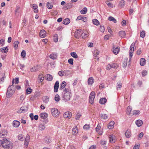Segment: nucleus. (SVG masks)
<instances>
[{
	"instance_id": "obj_29",
	"label": "nucleus",
	"mask_w": 149,
	"mask_h": 149,
	"mask_svg": "<svg viewBox=\"0 0 149 149\" xmlns=\"http://www.w3.org/2000/svg\"><path fill=\"white\" fill-rule=\"evenodd\" d=\"M70 22V20L68 18H66L64 19L63 22V24L67 25L69 24Z\"/></svg>"
},
{
	"instance_id": "obj_52",
	"label": "nucleus",
	"mask_w": 149,
	"mask_h": 149,
	"mask_svg": "<svg viewBox=\"0 0 149 149\" xmlns=\"http://www.w3.org/2000/svg\"><path fill=\"white\" fill-rule=\"evenodd\" d=\"M19 42L18 41H16L14 42V47L15 49H17L18 46Z\"/></svg>"
},
{
	"instance_id": "obj_17",
	"label": "nucleus",
	"mask_w": 149,
	"mask_h": 149,
	"mask_svg": "<svg viewBox=\"0 0 149 149\" xmlns=\"http://www.w3.org/2000/svg\"><path fill=\"white\" fill-rule=\"evenodd\" d=\"M94 80L93 78L92 77H90L88 81V85H91L94 83Z\"/></svg>"
},
{
	"instance_id": "obj_59",
	"label": "nucleus",
	"mask_w": 149,
	"mask_h": 149,
	"mask_svg": "<svg viewBox=\"0 0 149 149\" xmlns=\"http://www.w3.org/2000/svg\"><path fill=\"white\" fill-rule=\"evenodd\" d=\"M21 56L23 57H24L26 56V52L24 50H23L21 53Z\"/></svg>"
},
{
	"instance_id": "obj_31",
	"label": "nucleus",
	"mask_w": 149,
	"mask_h": 149,
	"mask_svg": "<svg viewBox=\"0 0 149 149\" xmlns=\"http://www.w3.org/2000/svg\"><path fill=\"white\" fill-rule=\"evenodd\" d=\"M49 57L53 59H55L57 58V55L55 53L52 54L49 56Z\"/></svg>"
},
{
	"instance_id": "obj_45",
	"label": "nucleus",
	"mask_w": 149,
	"mask_h": 149,
	"mask_svg": "<svg viewBox=\"0 0 149 149\" xmlns=\"http://www.w3.org/2000/svg\"><path fill=\"white\" fill-rule=\"evenodd\" d=\"M43 100L44 102L45 103L47 102L49 100V98L48 96H45L43 98Z\"/></svg>"
},
{
	"instance_id": "obj_2",
	"label": "nucleus",
	"mask_w": 149,
	"mask_h": 149,
	"mask_svg": "<svg viewBox=\"0 0 149 149\" xmlns=\"http://www.w3.org/2000/svg\"><path fill=\"white\" fill-rule=\"evenodd\" d=\"M0 145L4 148L12 149L13 148L12 143L6 139L1 140Z\"/></svg>"
},
{
	"instance_id": "obj_24",
	"label": "nucleus",
	"mask_w": 149,
	"mask_h": 149,
	"mask_svg": "<svg viewBox=\"0 0 149 149\" xmlns=\"http://www.w3.org/2000/svg\"><path fill=\"white\" fill-rule=\"evenodd\" d=\"M119 35L121 38H123L125 37L126 34L124 31H119Z\"/></svg>"
},
{
	"instance_id": "obj_48",
	"label": "nucleus",
	"mask_w": 149,
	"mask_h": 149,
	"mask_svg": "<svg viewBox=\"0 0 149 149\" xmlns=\"http://www.w3.org/2000/svg\"><path fill=\"white\" fill-rule=\"evenodd\" d=\"M47 8L49 9H51L53 7L52 5L49 2H47Z\"/></svg>"
},
{
	"instance_id": "obj_21",
	"label": "nucleus",
	"mask_w": 149,
	"mask_h": 149,
	"mask_svg": "<svg viewBox=\"0 0 149 149\" xmlns=\"http://www.w3.org/2000/svg\"><path fill=\"white\" fill-rule=\"evenodd\" d=\"M68 72H69V71L68 70H65L64 71L62 70L59 71L58 72V74L61 77L64 75L65 73H66Z\"/></svg>"
},
{
	"instance_id": "obj_25",
	"label": "nucleus",
	"mask_w": 149,
	"mask_h": 149,
	"mask_svg": "<svg viewBox=\"0 0 149 149\" xmlns=\"http://www.w3.org/2000/svg\"><path fill=\"white\" fill-rule=\"evenodd\" d=\"M20 124V122L17 120H15L13 122V126L16 127H18Z\"/></svg>"
},
{
	"instance_id": "obj_44",
	"label": "nucleus",
	"mask_w": 149,
	"mask_h": 149,
	"mask_svg": "<svg viewBox=\"0 0 149 149\" xmlns=\"http://www.w3.org/2000/svg\"><path fill=\"white\" fill-rule=\"evenodd\" d=\"M18 138L19 140L22 141H23L24 139V138L23 137V135L21 134H20L18 135Z\"/></svg>"
},
{
	"instance_id": "obj_27",
	"label": "nucleus",
	"mask_w": 149,
	"mask_h": 149,
	"mask_svg": "<svg viewBox=\"0 0 149 149\" xmlns=\"http://www.w3.org/2000/svg\"><path fill=\"white\" fill-rule=\"evenodd\" d=\"M66 85V82L65 81H63L61 84L60 85V90H62L65 89L64 88L65 87Z\"/></svg>"
},
{
	"instance_id": "obj_1",
	"label": "nucleus",
	"mask_w": 149,
	"mask_h": 149,
	"mask_svg": "<svg viewBox=\"0 0 149 149\" xmlns=\"http://www.w3.org/2000/svg\"><path fill=\"white\" fill-rule=\"evenodd\" d=\"M71 94V90L70 88H66L63 89L62 93V97L65 101L70 100Z\"/></svg>"
},
{
	"instance_id": "obj_49",
	"label": "nucleus",
	"mask_w": 149,
	"mask_h": 149,
	"mask_svg": "<svg viewBox=\"0 0 149 149\" xmlns=\"http://www.w3.org/2000/svg\"><path fill=\"white\" fill-rule=\"evenodd\" d=\"M44 141L45 143H48L51 142V140L50 139L49 137H46L44 139Z\"/></svg>"
},
{
	"instance_id": "obj_51",
	"label": "nucleus",
	"mask_w": 149,
	"mask_h": 149,
	"mask_svg": "<svg viewBox=\"0 0 149 149\" xmlns=\"http://www.w3.org/2000/svg\"><path fill=\"white\" fill-rule=\"evenodd\" d=\"M140 36L141 37L143 38L145 36V31H143L141 32Z\"/></svg>"
},
{
	"instance_id": "obj_56",
	"label": "nucleus",
	"mask_w": 149,
	"mask_h": 149,
	"mask_svg": "<svg viewBox=\"0 0 149 149\" xmlns=\"http://www.w3.org/2000/svg\"><path fill=\"white\" fill-rule=\"evenodd\" d=\"M140 113V111L139 110H134L133 111V115L139 114Z\"/></svg>"
},
{
	"instance_id": "obj_15",
	"label": "nucleus",
	"mask_w": 149,
	"mask_h": 149,
	"mask_svg": "<svg viewBox=\"0 0 149 149\" xmlns=\"http://www.w3.org/2000/svg\"><path fill=\"white\" fill-rule=\"evenodd\" d=\"M39 34L41 38H45L46 36V31L44 30H41Z\"/></svg>"
},
{
	"instance_id": "obj_53",
	"label": "nucleus",
	"mask_w": 149,
	"mask_h": 149,
	"mask_svg": "<svg viewBox=\"0 0 149 149\" xmlns=\"http://www.w3.org/2000/svg\"><path fill=\"white\" fill-rule=\"evenodd\" d=\"M18 66L20 68V69L22 70H23V69L24 68L25 65L24 64L19 63L18 65Z\"/></svg>"
},
{
	"instance_id": "obj_58",
	"label": "nucleus",
	"mask_w": 149,
	"mask_h": 149,
	"mask_svg": "<svg viewBox=\"0 0 149 149\" xmlns=\"http://www.w3.org/2000/svg\"><path fill=\"white\" fill-rule=\"evenodd\" d=\"M81 116V114L79 113H77L75 116V119L76 120H79Z\"/></svg>"
},
{
	"instance_id": "obj_36",
	"label": "nucleus",
	"mask_w": 149,
	"mask_h": 149,
	"mask_svg": "<svg viewBox=\"0 0 149 149\" xmlns=\"http://www.w3.org/2000/svg\"><path fill=\"white\" fill-rule=\"evenodd\" d=\"M32 90L31 88H28L26 90V94H29L32 92Z\"/></svg>"
},
{
	"instance_id": "obj_38",
	"label": "nucleus",
	"mask_w": 149,
	"mask_h": 149,
	"mask_svg": "<svg viewBox=\"0 0 149 149\" xmlns=\"http://www.w3.org/2000/svg\"><path fill=\"white\" fill-rule=\"evenodd\" d=\"M8 49L7 47H3V48H1L0 50L2 52H3L4 53H6L8 52Z\"/></svg>"
},
{
	"instance_id": "obj_3",
	"label": "nucleus",
	"mask_w": 149,
	"mask_h": 149,
	"mask_svg": "<svg viewBox=\"0 0 149 149\" xmlns=\"http://www.w3.org/2000/svg\"><path fill=\"white\" fill-rule=\"evenodd\" d=\"M15 89L13 84L9 86L8 88L6 93L7 97H11L15 93Z\"/></svg>"
},
{
	"instance_id": "obj_32",
	"label": "nucleus",
	"mask_w": 149,
	"mask_h": 149,
	"mask_svg": "<svg viewBox=\"0 0 149 149\" xmlns=\"http://www.w3.org/2000/svg\"><path fill=\"white\" fill-rule=\"evenodd\" d=\"M146 64V60L144 58H141L140 59V64L141 66H143Z\"/></svg>"
},
{
	"instance_id": "obj_14",
	"label": "nucleus",
	"mask_w": 149,
	"mask_h": 149,
	"mask_svg": "<svg viewBox=\"0 0 149 149\" xmlns=\"http://www.w3.org/2000/svg\"><path fill=\"white\" fill-rule=\"evenodd\" d=\"M109 140L111 143H114L116 141L115 136L113 134L111 135L109 137Z\"/></svg>"
},
{
	"instance_id": "obj_26",
	"label": "nucleus",
	"mask_w": 149,
	"mask_h": 149,
	"mask_svg": "<svg viewBox=\"0 0 149 149\" xmlns=\"http://www.w3.org/2000/svg\"><path fill=\"white\" fill-rule=\"evenodd\" d=\"M125 4V2L124 0H121L120 1L119 6L121 8L124 7Z\"/></svg>"
},
{
	"instance_id": "obj_18",
	"label": "nucleus",
	"mask_w": 149,
	"mask_h": 149,
	"mask_svg": "<svg viewBox=\"0 0 149 149\" xmlns=\"http://www.w3.org/2000/svg\"><path fill=\"white\" fill-rule=\"evenodd\" d=\"M39 70V66L38 65L33 67L31 69V72H35L38 71Z\"/></svg>"
},
{
	"instance_id": "obj_62",
	"label": "nucleus",
	"mask_w": 149,
	"mask_h": 149,
	"mask_svg": "<svg viewBox=\"0 0 149 149\" xmlns=\"http://www.w3.org/2000/svg\"><path fill=\"white\" fill-rule=\"evenodd\" d=\"M99 51L96 50L94 51V56H96L99 54Z\"/></svg>"
},
{
	"instance_id": "obj_47",
	"label": "nucleus",
	"mask_w": 149,
	"mask_h": 149,
	"mask_svg": "<svg viewBox=\"0 0 149 149\" xmlns=\"http://www.w3.org/2000/svg\"><path fill=\"white\" fill-rule=\"evenodd\" d=\"M55 100L56 102H58L60 100V97L58 94H56L54 97Z\"/></svg>"
},
{
	"instance_id": "obj_41",
	"label": "nucleus",
	"mask_w": 149,
	"mask_h": 149,
	"mask_svg": "<svg viewBox=\"0 0 149 149\" xmlns=\"http://www.w3.org/2000/svg\"><path fill=\"white\" fill-rule=\"evenodd\" d=\"M47 80L48 81H51L53 79V77L52 75L49 74H47Z\"/></svg>"
},
{
	"instance_id": "obj_37",
	"label": "nucleus",
	"mask_w": 149,
	"mask_h": 149,
	"mask_svg": "<svg viewBox=\"0 0 149 149\" xmlns=\"http://www.w3.org/2000/svg\"><path fill=\"white\" fill-rule=\"evenodd\" d=\"M132 110V108L130 106H128L127 109L126 113L128 115H130Z\"/></svg>"
},
{
	"instance_id": "obj_61",
	"label": "nucleus",
	"mask_w": 149,
	"mask_h": 149,
	"mask_svg": "<svg viewBox=\"0 0 149 149\" xmlns=\"http://www.w3.org/2000/svg\"><path fill=\"white\" fill-rule=\"evenodd\" d=\"M101 126L99 125L98 124V125H97V127L95 128L97 132H98L99 131V130L101 128Z\"/></svg>"
},
{
	"instance_id": "obj_19",
	"label": "nucleus",
	"mask_w": 149,
	"mask_h": 149,
	"mask_svg": "<svg viewBox=\"0 0 149 149\" xmlns=\"http://www.w3.org/2000/svg\"><path fill=\"white\" fill-rule=\"evenodd\" d=\"M135 123L138 127L141 126L143 124V121L141 120H138L136 121Z\"/></svg>"
},
{
	"instance_id": "obj_35",
	"label": "nucleus",
	"mask_w": 149,
	"mask_h": 149,
	"mask_svg": "<svg viewBox=\"0 0 149 149\" xmlns=\"http://www.w3.org/2000/svg\"><path fill=\"white\" fill-rule=\"evenodd\" d=\"M87 9L86 8L84 7L82 10L80 11V13L82 14H85L87 12Z\"/></svg>"
},
{
	"instance_id": "obj_23",
	"label": "nucleus",
	"mask_w": 149,
	"mask_h": 149,
	"mask_svg": "<svg viewBox=\"0 0 149 149\" xmlns=\"http://www.w3.org/2000/svg\"><path fill=\"white\" fill-rule=\"evenodd\" d=\"M131 133L130 130H127L125 133V135L126 137L129 138L131 136Z\"/></svg>"
},
{
	"instance_id": "obj_57",
	"label": "nucleus",
	"mask_w": 149,
	"mask_h": 149,
	"mask_svg": "<svg viewBox=\"0 0 149 149\" xmlns=\"http://www.w3.org/2000/svg\"><path fill=\"white\" fill-rule=\"evenodd\" d=\"M73 58H69L68 60V63L71 65H72L73 64Z\"/></svg>"
},
{
	"instance_id": "obj_9",
	"label": "nucleus",
	"mask_w": 149,
	"mask_h": 149,
	"mask_svg": "<svg viewBox=\"0 0 149 149\" xmlns=\"http://www.w3.org/2000/svg\"><path fill=\"white\" fill-rule=\"evenodd\" d=\"M30 136L29 135L27 134L26 135V138L25 139V140L24 142V145L26 147H27L30 141Z\"/></svg>"
},
{
	"instance_id": "obj_60",
	"label": "nucleus",
	"mask_w": 149,
	"mask_h": 149,
	"mask_svg": "<svg viewBox=\"0 0 149 149\" xmlns=\"http://www.w3.org/2000/svg\"><path fill=\"white\" fill-rule=\"evenodd\" d=\"M127 59H125L123 62V67H125L127 65Z\"/></svg>"
},
{
	"instance_id": "obj_54",
	"label": "nucleus",
	"mask_w": 149,
	"mask_h": 149,
	"mask_svg": "<svg viewBox=\"0 0 149 149\" xmlns=\"http://www.w3.org/2000/svg\"><path fill=\"white\" fill-rule=\"evenodd\" d=\"M90 128V125H89L86 124L84 126L83 128L84 129L88 130Z\"/></svg>"
},
{
	"instance_id": "obj_30",
	"label": "nucleus",
	"mask_w": 149,
	"mask_h": 149,
	"mask_svg": "<svg viewBox=\"0 0 149 149\" xmlns=\"http://www.w3.org/2000/svg\"><path fill=\"white\" fill-rule=\"evenodd\" d=\"M107 102V99L105 98H101L99 102L101 104H104Z\"/></svg>"
},
{
	"instance_id": "obj_7",
	"label": "nucleus",
	"mask_w": 149,
	"mask_h": 149,
	"mask_svg": "<svg viewBox=\"0 0 149 149\" xmlns=\"http://www.w3.org/2000/svg\"><path fill=\"white\" fill-rule=\"evenodd\" d=\"M82 32L83 31L81 29L75 31L74 33V36L77 38H79V37H81Z\"/></svg>"
},
{
	"instance_id": "obj_8",
	"label": "nucleus",
	"mask_w": 149,
	"mask_h": 149,
	"mask_svg": "<svg viewBox=\"0 0 149 149\" xmlns=\"http://www.w3.org/2000/svg\"><path fill=\"white\" fill-rule=\"evenodd\" d=\"M27 111V109L26 107V106H24L21 107L20 109L18 110L17 113H24L26 112Z\"/></svg>"
},
{
	"instance_id": "obj_11",
	"label": "nucleus",
	"mask_w": 149,
	"mask_h": 149,
	"mask_svg": "<svg viewBox=\"0 0 149 149\" xmlns=\"http://www.w3.org/2000/svg\"><path fill=\"white\" fill-rule=\"evenodd\" d=\"M59 87V83L58 81L55 82L54 86V92L55 93L58 91V90Z\"/></svg>"
},
{
	"instance_id": "obj_22",
	"label": "nucleus",
	"mask_w": 149,
	"mask_h": 149,
	"mask_svg": "<svg viewBox=\"0 0 149 149\" xmlns=\"http://www.w3.org/2000/svg\"><path fill=\"white\" fill-rule=\"evenodd\" d=\"M114 122L113 121H111L109 124L108 126V128L109 129H111L113 128Z\"/></svg>"
},
{
	"instance_id": "obj_40",
	"label": "nucleus",
	"mask_w": 149,
	"mask_h": 149,
	"mask_svg": "<svg viewBox=\"0 0 149 149\" xmlns=\"http://www.w3.org/2000/svg\"><path fill=\"white\" fill-rule=\"evenodd\" d=\"M39 127L40 128V130H44L45 128V125L42 123L39 125Z\"/></svg>"
},
{
	"instance_id": "obj_33",
	"label": "nucleus",
	"mask_w": 149,
	"mask_h": 149,
	"mask_svg": "<svg viewBox=\"0 0 149 149\" xmlns=\"http://www.w3.org/2000/svg\"><path fill=\"white\" fill-rule=\"evenodd\" d=\"M108 20L110 21H112L114 23H116L117 22L116 19L112 16L109 17L108 18Z\"/></svg>"
},
{
	"instance_id": "obj_55",
	"label": "nucleus",
	"mask_w": 149,
	"mask_h": 149,
	"mask_svg": "<svg viewBox=\"0 0 149 149\" xmlns=\"http://www.w3.org/2000/svg\"><path fill=\"white\" fill-rule=\"evenodd\" d=\"M99 30L102 32H103L104 31V27L103 26H100L99 29Z\"/></svg>"
},
{
	"instance_id": "obj_39",
	"label": "nucleus",
	"mask_w": 149,
	"mask_h": 149,
	"mask_svg": "<svg viewBox=\"0 0 149 149\" xmlns=\"http://www.w3.org/2000/svg\"><path fill=\"white\" fill-rule=\"evenodd\" d=\"M38 79L40 81V82H42L44 80V77L42 74H40L38 77Z\"/></svg>"
},
{
	"instance_id": "obj_50",
	"label": "nucleus",
	"mask_w": 149,
	"mask_h": 149,
	"mask_svg": "<svg viewBox=\"0 0 149 149\" xmlns=\"http://www.w3.org/2000/svg\"><path fill=\"white\" fill-rule=\"evenodd\" d=\"M111 65L112 68L116 69L118 67V65L117 63H113Z\"/></svg>"
},
{
	"instance_id": "obj_43",
	"label": "nucleus",
	"mask_w": 149,
	"mask_h": 149,
	"mask_svg": "<svg viewBox=\"0 0 149 149\" xmlns=\"http://www.w3.org/2000/svg\"><path fill=\"white\" fill-rule=\"evenodd\" d=\"M54 42H57L58 40V35L56 34H54Z\"/></svg>"
},
{
	"instance_id": "obj_10",
	"label": "nucleus",
	"mask_w": 149,
	"mask_h": 149,
	"mask_svg": "<svg viewBox=\"0 0 149 149\" xmlns=\"http://www.w3.org/2000/svg\"><path fill=\"white\" fill-rule=\"evenodd\" d=\"M7 133L8 132L6 130L4 129L2 130L0 132V137H5L7 135Z\"/></svg>"
},
{
	"instance_id": "obj_16",
	"label": "nucleus",
	"mask_w": 149,
	"mask_h": 149,
	"mask_svg": "<svg viewBox=\"0 0 149 149\" xmlns=\"http://www.w3.org/2000/svg\"><path fill=\"white\" fill-rule=\"evenodd\" d=\"M78 129L77 128V126H75L72 129V134L75 135L78 133Z\"/></svg>"
},
{
	"instance_id": "obj_4",
	"label": "nucleus",
	"mask_w": 149,
	"mask_h": 149,
	"mask_svg": "<svg viewBox=\"0 0 149 149\" xmlns=\"http://www.w3.org/2000/svg\"><path fill=\"white\" fill-rule=\"evenodd\" d=\"M52 115L54 117H56L58 116L60 112L56 108H52L51 109Z\"/></svg>"
},
{
	"instance_id": "obj_6",
	"label": "nucleus",
	"mask_w": 149,
	"mask_h": 149,
	"mask_svg": "<svg viewBox=\"0 0 149 149\" xmlns=\"http://www.w3.org/2000/svg\"><path fill=\"white\" fill-rule=\"evenodd\" d=\"M135 45V43L133 42L131 44L130 50V56L131 58L132 57L134 51V47Z\"/></svg>"
},
{
	"instance_id": "obj_5",
	"label": "nucleus",
	"mask_w": 149,
	"mask_h": 149,
	"mask_svg": "<svg viewBox=\"0 0 149 149\" xmlns=\"http://www.w3.org/2000/svg\"><path fill=\"white\" fill-rule=\"evenodd\" d=\"M95 93L93 91L90 94L89 97V102L91 104L93 103L95 97Z\"/></svg>"
},
{
	"instance_id": "obj_42",
	"label": "nucleus",
	"mask_w": 149,
	"mask_h": 149,
	"mask_svg": "<svg viewBox=\"0 0 149 149\" xmlns=\"http://www.w3.org/2000/svg\"><path fill=\"white\" fill-rule=\"evenodd\" d=\"M70 55L73 57L74 58H76L78 57V56L75 52H71L70 53Z\"/></svg>"
},
{
	"instance_id": "obj_20",
	"label": "nucleus",
	"mask_w": 149,
	"mask_h": 149,
	"mask_svg": "<svg viewBox=\"0 0 149 149\" xmlns=\"http://www.w3.org/2000/svg\"><path fill=\"white\" fill-rule=\"evenodd\" d=\"M88 33L87 31H85L84 32H82L81 33V37L83 38H86L88 36Z\"/></svg>"
},
{
	"instance_id": "obj_46",
	"label": "nucleus",
	"mask_w": 149,
	"mask_h": 149,
	"mask_svg": "<svg viewBox=\"0 0 149 149\" xmlns=\"http://www.w3.org/2000/svg\"><path fill=\"white\" fill-rule=\"evenodd\" d=\"M100 116L101 118H103L104 119H107V115L105 114H101L100 115Z\"/></svg>"
},
{
	"instance_id": "obj_13",
	"label": "nucleus",
	"mask_w": 149,
	"mask_h": 149,
	"mask_svg": "<svg viewBox=\"0 0 149 149\" xmlns=\"http://www.w3.org/2000/svg\"><path fill=\"white\" fill-rule=\"evenodd\" d=\"M113 52L114 54L116 55L118 54L119 52L120 48L118 47H117L116 48L113 47Z\"/></svg>"
},
{
	"instance_id": "obj_63",
	"label": "nucleus",
	"mask_w": 149,
	"mask_h": 149,
	"mask_svg": "<svg viewBox=\"0 0 149 149\" xmlns=\"http://www.w3.org/2000/svg\"><path fill=\"white\" fill-rule=\"evenodd\" d=\"M122 87L121 83L120 82H119L117 83V87L118 89Z\"/></svg>"
},
{
	"instance_id": "obj_28",
	"label": "nucleus",
	"mask_w": 149,
	"mask_h": 149,
	"mask_svg": "<svg viewBox=\"0 0 149 149\" xmlns=\"http://www.w3.org/2000/svg\"><path fill=\"white\" fill-rule=\"evenodd\" d=\"M48 116V114L46 113H41L40 117L42 118L45 119Z\"/></svg>"
},
{
	"instance_id": "obj_34",
	"label": "nucleus",
	"mask_w": 149,
	"mask_h": 149,
	"mask_svg": "<svg viewBox=\"0 0 149 149\" xmlns=\"http://www.w3.org/2000/svg\"><path fill=\"white\" fill-rule=\"evenodd\" d=\"M92 22L93 24L96 26H98L100 24L99 21L96 19H94L92 20Z\"/></svg>"
},
{
	"instance_id": "obj_12",
	"label": "nucleus",
	"mask_w": 149,
	"mask_h": 149,
	"mask_svg": "<svg viewBox=\"0 0 149 149\" xmlns=\"http://www.w3.org/2000/svg\"><path fill=\"white\" fill-rule=\"evenodd\" d=\"M72 116V113L71 112L68 111L65 112L63 116L65 118H69Z\"/></svg>"
},
{
	"instance_id": "obj_64",
	"label": "nucleus",
	"mask_w": 149,
	"mask_h": 149,
	"mask_svg": "<svg viewBox=\"0 0 149 149\" xmlns=\"http://www.w3.org/2000/svg\"><path fill=\"white\" fill-rule=\"evenodd\" d=\"M31 7L33 9H36L38 8V6L36 4H33L32 5V6H31Z\"/></svg>"
}]
</instances>
